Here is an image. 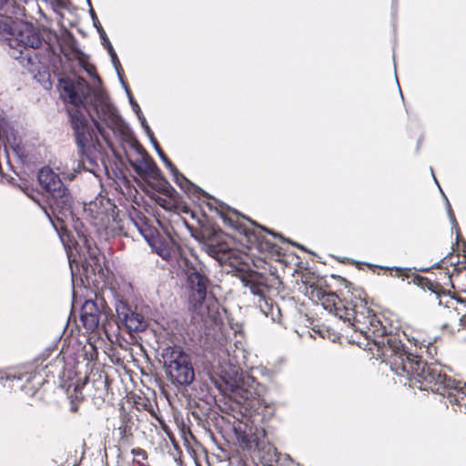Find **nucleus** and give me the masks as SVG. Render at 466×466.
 Here are the masks:
<instances>
[{
  "label": "nucleus",
  "instance_id": "nucleus-38",
  "mask_svg": "<svg viewBox=\"0 0 466 466\" xmlns=\"http://www.w3.org/2000/svg\"><path fill=\"white\" fill-rule=\"evenodd\" d=\"M136 463H138V461H137L135 459L132 461L131 462V466H135Z\"/></svg>",
  "mask_w": 466,
  "mask_h": 466
},
{
  "label": "nucleus",
  "instance_id": "nucleus-30",
  "mask_svg": "<svg viewBox=\"0 0 466 466\" xmlns=\"http://www.w3.org/2000/svg\"><path fill=\"white\" fill-rule=\"evenodd\" d=\"M57 169L59 170V172L64 176L65 178H67L69 180H73L76 177V174L77 172H79L78 170L76 169H74L73 172H68L66 173L64 169H61L60 167H57Z\"/></svg>",
  "mask_w": 466,
  "mask_h": 466
},
{
  "label": "nucleus",
  "instance_id": "nucleus-5",
  "mask_svg": "<svg viewBox=\"0 0 466 466\" xmlns=\"http://www.w3.org/2000/svg\"><path fill=\"white\" fill-rule=\"evenodd\" d=\"M161 359L170 382L175 386H188L195 380V370L188 354L180 346L162 349Z\"/></svg>",
  "mask_w": 466,
  "mask_h": 466
},
{
  "label": "nucleus",
  "instance_id": "nucleus-39",
  "mask_svg": "<svg viewBox=\"0 0 466 466\" xmlns=\"http://www.w3.org/2000/svg\"><path fill=\"white\" fill-rule=\"evenodd\" d=\"M267 231H268L269 234L274 235L275 237L279 236L278 234H275V233H273V232H272V231H270V230H268V229H267Z\"/></svg>",
  "mask_w": 466,
  "mask_h": 466
},
{
  "label": "nucleus",
  "instance_id": "nucleus-43",
  "mask_svg": "<svg viewBox=\"0 0 466 466\" xmlns=\"http://www.w3.org/2000/svg\"><path fill=\"white\" fill-rule=\"evenodd\" d=\"M441 195L443 196V198H446V195H445V193H444V192H441ZM447 200H448V199H446V201H447Z\"/></svg>",
  "mask_w": 466,
  "mask_h": 466
},
{
  "label": "nucleus",
  "instance_id": "nucleus-3",
  "mask_svg": "<svg viewBox=\"0 0 466 466\" xmlns=\"http://www.w3.org/2000/svg\"><path fill=\"white\" fill-rule=\"evenodd\" d=\"M412 380L420 383L421 389H430L447 397L451 403L466 408V383L448 377L438 364H428L422 360L418 374H414Z\"/></svg>",
  "mask_w": 466,
  "mask_h": 466
},
{
  "label": "nucleus",
  "instance_id": "nucleus-23",
  "mask_svg": "<svg viewBox=\"0 0 466 466\" xmlns=\"http://www.w3.org/2000/svg\"><path fill=\"white\" fill-rule=\"evenodd\" d=\"M121 81H122V84H123V86H124V87H125V89L127 91V94L128 96L129 102H130V105L132 106L133 110L137 115V117L141 118L142 113H141V110H140V107H139L138 104L137 103V101L132 96V94H131L130 90L128 89L127 86L126 85V83L122 79H121Z\"/></svg>",
  "mask_w": 466,
  "mask_h": 466
},
{
  "label": "nucleus",
  "instance_id": "nucleus-11",
  "mask_svg": "<svg viewBox=\"0 0 466 466\" xmlns=\"http://www.w3.org/2000/svg\"><path fill=\"white\" fill-rule=\"evenodd\" d=\"M20 64L28 70L34 78L41 83L45 88H49L51 83L49 81V74L42 66L37 54L34 51L25 50L21 57L15 58Z\"/></svg>",
  "mask_w": 466,
  "mask_h": 466
},
{
  "label": "nucleus",
  "instance_id": "nucleus-32",
  "mask_svg": "<svg viewBox=\"0 0 466 466\" xmlns=\"http://www.w3.org/2000/svg\"><path fill=\"white\" fill-rule=\"evenodd\" d=\"M157 202L164 208H166V209L170 208L169 202L167 200H166L164 198H159Z\"/></svg>",
  "mask_w": 466,
  "mask_h": 466
},
{
  "label": "nucleus",
  "instance_id": "nucleus-26",
  "mask_svg": "<svg viewBox=\"0 0 466 466\" xmlns=\"http://www.w3.org/2000/svg\"><path fill=\"white\" fill-rule=\"evenodd\" d=\"M447 210H448V215H449V218H450V220L453 226V228L456 229V233H457V237H459V227H458V223L456 221V218H455V216H454V213L451 209V206L449 202V200H447Z\"/></svg>",
  "mask_w": 466,
  "mask_h": 466
},
{
  "label": "nucleus",
  "instance_id": "nucleus-24",
  "mask_svg": "<svg viewBox=\"0 0 466 466\" xmlns=\"http://www.w3.org/2000/svg\"><path fill=\"white\" fill-rule=\"evenodd\" d=\"M83 165L85 166L86 164L85 163H78V168H80V166ZM87 167H84L85 169H86L87 171L93 173L96 177H98V174H97V170H99V165L97 164V162L96 160H94L93 158L87 157Z\"/></svg>",
  "mask_w": 466,
  "mask_h": 466
},
{
  "label": "nucleus",
  "instance_id": "nucleus-7",
  "mask_svg": "<svg viewBox=\"0 0 466 466\" xmlns=\"http://www.w3.org/2000/svg\"><path fill=\"white\" fill-rule=\"evenodd\" d=\"M3 44L9 47L8 54L13 58L21 57L25 50L38 49L43 44V37L38 30L28 23L15 25Z\"/></svg>",
  "mask_w": 466,
  "mask_h": 466
},
{
  "label": "nucleus",
  "instance_id": "nucleus-34",
  "mask_svg": "<svg viewBox=\"0 0 466 466\" xmlns=\"http://www.w3.org/2000/svg\"><path fill=\"white\" fill-rule=\"evenodd\" d=\"M93 122H94V124H95L96 127L97 128V130H98L100 133H102V132H103V127H101V124L98 122V120H97V119L93 118Z\"/></svg>",
  "mask_w": 466,
  "mask_h": 466
},
{
  "label": "nucleus",
  "instance_id": "nucleus-29",
  "mask_svg": "<svg viewBox=\"0 0 466 466\" xmlns=\"http://www.w3.org/2000/svg\"><path fill=\"white\" fill-rule=\"evenodd\" d=\"M75 391H76V400H71V401H70V410L72 412H76L78 410V404L83 400V396L79 397L77 395L76 388H75Z\"/></svg>",
  "mask_w": 466,
  "mask_h": 466
},
{
  "label": "nucleus",
  "instance_id": "nucleus-9",
  "mask_svg": "<svg viewBox=\"0 0 466 466\" xmlns=\"http://www.w3.org/2000/svg\"><path fill=\"white\" fill-rule=\"evenodd\" d=\"M240 279L243 285L248 287L254 296L258 297L259 309L268 316L272 308L271 299L267 298L270 289L268 277L260 272L250 270L242 274Z\"/></svg>",
  "mask_w": 466,
  "mask_h": 466
},
{
  "label": "nucleus",
  "instance_id": "nucleus-40",
  "mask_svg": "<svg viewBox=\"0 0 466 466\" xmlns=\"http://www.w3.org/2000/svg\"><path fill=\"white\" fill-rule=\"evenodd\" d=\"M431 173H432V176H434V175H433V170H432V169H431ZM434 181L438 184V182H437V178H434Z\"/></svg>",
  "mask_w": 466,
  "mask_h": 466
},
{
  "label": "nucleus",
  "instance_id": "nucleus-1",
  "mask_svg": "<svg viewBox=\"0 0 466 466\" xmlns=\"http://www.w3.org/2000/svg\"><path fill=\"white\" fill-rule=\"evenodd\" d=\"M334 313L339 319L351 322L356 331H360L366 339L371 341L380 354L388 360L390 370L396 375L412 381V377L418 374L421 365V357L408 352L396 336H388L386 328L375 314L365 307L362 311H359L344 306L342 302L336 307Z\"/></svg>",
  "mask_w": 466,
  "mask_h": 466
},
{
  "label": "nucleus",
  "instance_id": "nucleus-22",
  "mask_svg": "<svg viewBox=\"0 0 466 466\" xmlns=\"http://www.w3.org/2000/svg\"><path fill=\"white\" fill-rule=\"evenodd\" d=\"M134 225L138 229L140 234L147 239V241H149L150 238L152 237V230L150 228L147 227L146 223L143 221H135L133 220Z\"/></svg>",
  "mask_w": 466,
  "mask_h": 466
},
{
  "label": "nucleus",
  "instance_id": "nucleus-31",
  "mask_svg": "<svg viewBox=\"0 0 466 466\" xmlns=\"http://www.w3.org/2000/svg\"><path fill=\"white\" fill-rule=\"evenodd\" d=\"M131 453L134 456H137V457L141 458L142 460H146L147 458V452L140 448L133 449L131 451Z\"/></svg>",
  "mask_w": 466,
  "mask_h": 466
},
{
  "label": "nucleus",
  "instance_id": "nucleus-6",
  "mask_svg": "<svg viewBox=\"0 0 466 466\" xmlns=\"http://www.w3.org/2000/svg\"><path fill=\"white\" fill-rule=\"evenodd\" d=\"M244 398L245 412L241 414V418L238 420L243 423L245 428L241 429L240 426L234 427L238 439L245 444L248 449L259 448L266 439V431L262 427H258L257 422L259 421V413L258 412L259 402L258 400H249L251 392L245 391Z\"/></svg>",
  "mask_w": 466,
  "mask_h": 466
},
{
  "label": "nucleus",
  "instance_id": "nucleus-20",
  "mask_svg": "<svg viewBox=\"0 0 466 466\" xmlns=\"http://www.w3.org/2000/svg\"><path fill=\"white\" fill-rule=\"evenodd\" d=\"M98 249L97 248H92L90 246L87 245V254L88 257L86 258L89 266L97 268H100V258L98 257Z\"/></svg>",
  "mask_w": 466,
  "mask_h": 466
},
{
  "label": "nucleus",
  "instance_id": "nucleus-37",
  "mask_svg": "<svg viewBox=\"0 0 466 466\" xmlns=\"http://www.w3.org/2000/svg\"><path fill=\"white\" fill-rule=\"evenodd\" d=\"M396 270H397V271H400V272H402V271H408L409 269H408V268H396Z\"/></svg>",
  "mask_w": 466,
  "mask_h": 466
},
{
  "label": "nucleus",
  "instance_id": "nucleus-14",
  "mask_svg": "<svg viewBox=\"0 0 466 466\" xmlns=\"http://www.w3.org/2000/svg\"><path fill=\"white\" fill-rule=\"evenodd\" d=\"M99 319L100 310L96 303L92 299L86 300L81 308L80 314V321L83 327L86 331L93 332L97 329Z\"/></svg>",
  "mask_w": 466,
  "mask_h": 466
},
{
  "label": "nucleus",
  "instance_id": "nucleus-15",
  "mask_svg": "<svg viewBox=\"0 0 466 466\" xmlns=\"http://www.w3.org/2000/svg\"><path fill=\"white\" fill-rule=\"evenodd\" d=\"M147 242L163 259L169 261L172 258L173 249L170 242L160 238H150Z\"/></svg>",
  "mask_w": 466,
  "mask_h": 466
},
{
  "label": "nucleus",
  "instance_id": "nucleus-28",
  "mask_svg": "<svg viewBox=\"0 0 466 466\" xmlns=\"http://www.w3.org/2000/svg\"><path fill=\"white\" fill-rule=\"evenodd\" d=\"M139 120L141 121V125L144 127L147 135L149 137L150 141L152 142V141L156 140V137H154V133L151 130V128L149 127V126L147 125V120L143 115L141 116V118H139Z\"/></svg>",
  "mask_w": 466,
  "mask_h": 466
},
{
  "label": "nucleus",
  "instance_id": "nucleus-27",
  "mask_svg": "<svg viewBox=\"0 0 466 466\" xmlns=\"http://www.w3.org/2000/svg\"><path fill=\"white\" fill-rule=\"evenodd\" d=\"M154 146V148L156 149L157 155L159 156V157L161 158V160L164 162V164H166L167 162H168L170 159L167 157V155L164 153V151L161 149L158 142L156 140L152 141L151 142Z\"/></svg>",
  "mask_w": 466,
  "mask_h": 466
},
{
  "label": "nucleus",
  "instance_id": "nucleus-8",
  "mask_svg": "<svg viewBox=\"0 0 466 466\" xmlns=\"http://www.w3.org/2000/svg\"><path fill=\"white\" fill-rule=\"evenodd\" d=\"M177 263L187 277V282L192 292L191 297L198 302L203 301L206 299L208 280L202 272L200 265L196 258L191 260L182 255L177 259Z\"/></svg>",
  "mask_w": 466,
  "mask_h": 466
},
{
  "label": "nucleus",
  "instance_id": "nucleus-25",
  "mask_svg": "<svg viewBox=\"0 0 466 466\" xmlns=\"http://www.w3.org/2000/svg\"><path fill=\"white\" fill-rule=\"evenodd\" d=\"M90 14H91L94 26L96 28L97 32L99 33L100 37H104L106 32L103 29L95 11L93 9H91Z\"/></svg>",
  "mask_w": 466,
  "mask_h": 466
},
{
  "label": "nucleus",
  "instance_id": "nucleus-41",
  "mask_svg": "<svg viewBox=\"0 0 466 466\" xmlns=\"http://www.w3.org/2000/svg\"><path fill=\"white\" fill-rule=\"evenodd\" d=\"M441 195L443 196V198H446V195H445V193H444V192H441ZM447 200H448V199H446V201H447Z\"/></svg>",
  "mask_w": 466,
  "mask_h": 466
},
{
  "label": "nucleus",
  "instance_id": "nucleus-16",
  "mask_svg": "<svg viewBox=\"0 0 466 466\" xmlns=\"http://www.w3.org/2000/svg\"><path fill=\"white\" fill-rule=\"evenodd\" d=\"M412 340L415 346H419L420 353L425 351L429 356H433V351H436V348L432 345L431 338H422L420 334H417L416 337H412Z\"/></svg>",
  "mask_w": 466,
  "mask_h": 466
},
{
  "label": "nucleus",
  "instance_id": "nucleus-36",
  "mask_svg": "<svg viewBox=\"0 0 466 466\" xmlns=\"http://www.w3.org/2000/svg\"><path fill=\"white\" fill-rule=\"evenodd\" d=\"M118 430L120 431L121 434H125L127 432V425L120 426Z\"/></svg>",
  "mask_w": 466,
  "mask_h": 466
},
{
  "label": "nucleus",
  "instance_id": "nucleus-42",
  "mask_svg": "<svg viewBox=\"0 0 466 466\" xmlns=\"http://www.w3.org/2000/svg\"><path fill=\"white\" fill-rule=\"evenodd\" d=\"M441 195L443 196V198H446V195H445V193H444V192H441ZM447 200H448V199H446V201H447Z\"/></svg>",
  "mask_w": 466,
  "mask_h": 466
},
{
  "label": "nucleus",
  "instance_id": "nucleus-10",
  "mask_svg": "<svg viewBox=\"0 0 466 466\" xmlns=\"http://www.w3.org/2000/svg\"><path fill=\"white\" fill-rule=\"evenodd\" d=\"M132 167L136 173L140 177L148 176L154 179L160 178L159 190L167 196L175 198V196L177 195L176 189L167 182V180L161 177L160 169L148 155H145L140 159L137 160Z\"/></svg>",
  "mask_w": 466,
  "mask_h": 466
},
{
  "label": "nucleus",
  "instance_id": "nucleus-18",
  "mask_svg": "<svg viewBox=\"0 0 466 466\" xmlns=\"http://www.w3.org/2000/svg\"><path fill=\"white\" fill-rule=\"evenodd\" d=\"M322 304L325 307V309H329L330 311H334L336 309V307H339L340 305L341 301L338 298V296L334 293H324L321 296Z\"/></svg>",
  "mask_w": 466,
  "mask_h": 466
},
{
  "label": "nucleus",
  "instance_id": "nucleus-33",
  "mask_svg": "<svg viewBox=\"0 0 466 466\" xmlns=\"http://www.w3.org/2000/svg\"><path fill=\"white\" fill-rule=\"evenodd\" d=\"M178 182L184 186V190L187 191L189 187H193L194 185L189 181V184H187L180 176H178Z\"/></svg>",
  "mask_w": 466,
  "mask_h": 466
},
{
  "label": "nucleus",
  "instance_id": "nucleus-13",
  "mask_svg": "<svg viewBox=\"0 0 466 466\" xmlns=\"http://www.w3.org/2000/svg\"><path fill=\"white\" fill-rule=\"evenodd\" d=\"M207 247L208 254L220 263H228L233 267L238 266L239 253L237 249L231 248L226 242L212 238L207 240Z\"/></svg>",
  "mask_w": 466,
  "mask_h": 466
},
{
  "label": "nucleus",
  "instance_id": "nucleus-12",
  "mask_svg": "<svg viewBox=\"0 0 466 466\" xmlns=\"http://www.w3.org/2000/svg\"><path fill=\"white\" fill-rule=\"evenodd\" d=\"M119 320L131 332H140L146 329L147 322L145 317L133 310L127 303L120 301L116 308Z\"/></svg>",
  "mask_w": 466,
  "mask_h": 466
},
{
  "label": "nucleus",
  "instance_id": "nucleus-2",
  "mask_svg": "<svg viewBox=\"0 0 466 466\" xmlns=\"http://www.w3.org/2000/svg\"><path fill=\"white\" fill-rule=\"evenodd\" d=\"M61 97L71 106L67 108L71 127L74 130L76 143L83 151L92 138V130L84 111L87 96H92L91 104L96 113L97 118L110 129L119 128L122 118L116 107L111 104L107 95L102 90L92 91L87 83L75 82L69 78L59 80Z\"/></svg>",
  "mask_w": 466,
  "mask_h": 466
},
{
  "label": "nucleus",
  "instance_id": "nucleus-21",
  "mask_svg": "<svg viewBox=\"0 0 466 466\" xmlns=\"http://www.w3.org/2000/svg\"><path fill=\"white\" fill-rule=\"evenodd\" d=\"M166 167L169 169V171L172 173L173 177H174V179H175V182L181 187V188H184V186L178 182V176L181 177V178L187 183V184H189V180L185 177L181 173H179V171L177 170V168L176 167V166L169 160L168 162H167L165 164Z\"/></svg>",
  "mask_w": 466,
  "mask_h": 466
},
{
  "label": "nucleus",
  "instance_id": "nucleus-4",
  "mask_svg": "<svg viewBox=\"0 0 466 466\" xmlns=\"http://www.w3.org/2000/svg\"><path fill=\"white\" fill-rule=\"evenodd\" d=\"M40 186L48 194L47 207L41 206L42 209L50 220L51 215H54L58 220H62V217L71 215L73 198L68 188L64 185L59 176L50 167H42L37 175Z\"/></svg>",
  "mask_w": 466,
  "mask_h": 466
},
{
  "label": "nucleus",
  "instance_id": "nucleus-44",
  "mask_svg": "<svg viewBox=\"0 0 466 466\" xmlns=\"http://www.w3.org/2000/svg\"><path fill=\"white\" fill-rule=\"evenodd\" d=\"M198 189H199V191H200L203 195H207V194L205 193V191L201 190L200 188H198Z\"/></svg>",
  "mask_w": 466,
  "mask_h": 466
},
{
  "label": "nucleus",
  "instance_id": "nucleus-19",
  "mask_svg": "<svg viewBox=\"0 0 466 466\" xmlns=\"http://www.w3.org/2000/svg\"><path fill=\"white\" fill-rule=\"evenodd\" d=\"M231 348L232 345H229L221 349L218 355L219 359H221L223 362L228 363L229 366H235L238 363V357L236 355H230Z\"/></svg>",
  "mask_w": 466,
  "mask_h": 466
},
{
  "label": "nucleus",
  "instance_id": "nucleus-17",
  "mask_svg": "<svg viewBox=\"0 0 466 466\" xmlns=\"http://www.w3.org/2000/svg\"><path fill=\"white\" fill-rule=\"evenodd\" d=\"M102 41H103V45L105 46V47L106 48L108 54L110 55L111 56V60H112V63L119 76V77L121 78V76H120V70H121V65H120V62L117 58V56L106 35V34L105 33V35L104 37H101Z\"/></svg>",
  "mask_w": 466,
  "mask_h": 466
},
{
  "label": "nucleus",
  "instance_id": "nucleus-35",
  "mask_svg": "<svg viewBox=\"0 0 466 466\" xmlns=\"http://www.w3.org/2000/svg\"><path fill=\"white\" fill-rule=\"evenodd\" d=\"M5 29H6V25L3 21L0 20V32L5 31Z\"/></svg>",
  "mask_w": 466,
  "mask_h": 466
}]
</instances>
